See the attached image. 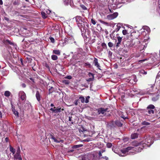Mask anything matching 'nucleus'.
I'll use <instances>...</instances> for the list:
<instances>
[{
  "label": "nucleus",
  "instance_id": "0e129e2a",
  "mask_svg": "<svg viewBox=\"0 0 160 160\" xmlns=\"http://www.w3.org/2000/svg\"><path fill=\"white\" fill-rule=\"evenodd\" d=\"M74 151V150L73 149H72V150H68V153L72 152Z\"/></svg>",
  "mask_w": 160,
  "mask_h": 160
},
{
  "label": "nucleus",
  "instance_id": "7ed1b4c3",
  "mask_svg": "<svg viewBox=\"0 0 160 160\" xmlns=\"http://www.w3.org/2000/svg\"><path fill=\"white\" fill-rule=\"evenodd\" d=\"M140 32L141 33L142 35L144 37V41H145V40L146 39V38L148 37V34L150 32V30L149 27L147 26H144L140 30Z\"/></svg>",
  "mask_w": 160,
  "mask_h": 160
},
{
  "label": "nucleus",
  "instance_id": "cd10ccee",
  "mask_svg": "<svg viewBox=\"0 0 160 160\" xmlns=\"http://www.w3.org/2000/svg\"><path fill=\"white\" fill-rule=\"evenodd\" d=\"M12 111L13 112L14 114H15L16 116H17L18 117V112L15 109H12Z\"/></svg>",
  "mask_w": 160,
  "mask_h": 160
},
{
  "label": "nucleus",
  "instance_id": "5701e85b",
  "mask_svg": "<svg viewBox=\"0 0 160 160\" xmlns=\"http://www.w3.org/2000/svg\"><path fill=\"white\" fill-rule=\"evenodd\" d=\"M11 93L8 91H5L4 92V95L6 97H9L10 96Z\"/></svg>",
  "mask_w": 160,
  "mask_h": 160
},
{
  "label": "nucleus",
  "instance_id": "49530a36",
  "mask_svg": "<svg viewBox=\"0 0 160 160\" xmlns=\"http://www.w3.org/2000/svg\"><path fill=\"white\" fill-rule=\"evenodd\" d=\"M140 74H143L145 75L147 74V72L145 71H140Z\"/></svg>",
  "mask_w": 160,
  "mask_h": 160
},
{
  "label": "nucleus",
  "instance_id": "9d476101",
  "mask_svg": "<svg viewBox=\"0 0 160 160\" xmlns=\"http://www.w3.org/2000/svg\"><path fill=\"white\" fill-rule=\"evenodd\" d=\"M18 97L22 101H24L26 99V95L23 91H21L19 92L18 93Z\"/></svg>",
  "mask_w": 160,
  "mask_h": 160
},
{
  "label": "nucleus",
  "instance_id": "603ef678",
  "mask_svg": "<svg viewBox=\"0 0 160 160\" xmlns=\"http://www.w3.org/2000/svg\"><path fill=\"white\" fill-rule=\"evenodd\" d=\"M91 22L93 25H95L96 23L95 20L93 18H92L91 20Z\"/></svg>",
  "mask_w": 160,
  "mask_h": 160
},
{
  "label": "nucleus",
  "instance_id": "864d4df0",
  "mask_svg": "<svg viewBox=\"0 0 160 160\" xmlns=\"http://www.w3.org/2000/svg\"><path fill=\"white\" fill-rule=\"evenodd\" d=\"M50 41L51 42L53 43H54L55 42V40L54 39V38H52V37H50Z\"/></svg>",
  "mask_w": 160,
  "mask_h": 160
},
{
  "label": "nucleus",
  "instance_id": "680f3d73",
  "mask_svg": "<svg viewBox=\"0 0 160 160\" xmlns=\"http://www.w3.org/2000/svg\"><path fill=\"white\" fill-rule=\"evenodd\" d=\"M27 59L28 61V62H31V61H32V59L30 58H27Z\"/></svg>",
  "mask_w": 160,
  "mask_h": 160
},
{
  "label": "nucleus",
  "instance_id": "c85d7f7f",
  "mask_svg": "<svg viewBox=\"0 0 160 160\" xmlns=\"http://www.w3.org/2000/svg\"><path fill=\"white\" fill-rule=\"evenodd\" d=\"M62 82L63 83L65 84H66V85L69 84L70 83V82L69 80H66V79L63 80L62 81Z\"/></svg>",
  "mask_w": 160,
  "mask_h": 160
},
{
  "label": "nucleus",
  "instance_id": "b1692460",
  "mask_svg": "<svg viewBox=\"0 0 160 160\" xmlns=\"http://www.w3.org/2000/svg\"><path fill=\"white\" fill-rule=\"evenodd\" d=\"M53 52L54 54L58 55H60L61 53L60 51L59 50H53Z\"/></svg>",
  "mask_w": 160,
  "mask_h": 160
},
{
  "label": "nucleus",
  "instance_id": "774afa93",
  "mask_svg": "<svg viewBox=\"0 0 160 160\" xmlns=\"http://www.w3.org/2000/svg\"><path fill=\"white\" fill-rule=\"evenodd\" d=\"M4 19L5 20L7 21H9V18L7 17H4Z\"/></svg>",
  "mask_w": 160,
  "mask_h": 160
},
{
  "label": "nucleus",
  "instance_id": "0eeeda50",
  "mask_svg": "<svg viewBox=\"0 0 160 160\" xmlns=\"http://www.w3.org/2000/svg\"><path fill=\"white\" fill-rule=\"evenodd\" d=\"M108 110V108H100L96 109L98 114H102L104 116H110V114L107 115V113L109 112V111Z\"/></svg>",
  "mask_w": 160,
  "mask_h": 160
},
{
  "label": "nucleus",
  "instance_id": "a18cd8bd",
  "mask_svg": "<svg viewBox=\"0 0 160 160\" xmlns=\"http://www.w3.org/2000/svg\"><path fill=\"white\" fill-rule=\"evenodd\" d=\"M108 45L110 48H112L113 46V44L111 42H109L108 43Z\"/></svg>",
  "mask_w": 160,
  "mask_h": 160
},
{
  "label": "nucleus",
  "instance_id": "e433bc0d",
  "mask_svg": "<svg viewBox=\"0 0 160 160\" xmlns=\"http://www.w3.org/2000/svg\"><path fill=\"white\" fill-rule=\"evenodd\" d=\"M150 124V123L149 122H147L146 121H144L142 122V125H148Z\"/></svg>",
  "mask_w": 160,
  "mask_h": 160
},
{
  "label": "nucleus",
  "instance_id": "a19ab883",
  "mask_svg": "<svg viewBox=\"0 0 160 160\" xmlns=\"http://www.w3.org/2000/svg\"><path fill=\"white\" fill-rule=\"evenodd\" d=\"M64 4L66 5H68L69 3V0H63Z\"/></svg>",
  "mask_w": 160,
  "mask_h": 160
},
{
  "label": "nucleus",
  "instance_id": "aec40b11",
  "mask_svg": "<svg viewBox=\"0 0 160 160\" xmlns=\"http://www.w3.org/2000/svg\"><path fill=\"white\" fill-rule=\"evenodd\" d=\"M115 125L118 127H121L122 126V124L119 121L117 120L115 122Z\"/></svg>",
  "mask_w": 160,
  "mask_h": 160
},
{
  "label": "nucleus",
  "instance_id": "412c9836",
  "mask_svg": "<svg viewBox=\"0 0 160 160\" xmlns=\"http://www.w3.org/2000/svg\"><path fill=\"white\" fill-rule=\"evenodd\" d=\"M115 32V31H113L112 33H111L110 35V38L112 39L115 40V35L114 34V33Z\"/></svg>",
  "mask_w": 160,
  "mask_h": 160
},
{
  "label": "nucleus",
  "instance_id": "37998d69",
  "mask_svg": "<svg viewBox=\"0 0 160 160\" xmlns=\"http://www.w3.org/2000/svg\"><path fill=\"white\" fill-rule=\"evenodd\" d=\"M65 78L68 79H71L72 78V77L71 75L67 76L64 77Z\"/></svg>",
  "mask_w": 160,
  "mask_h": 160
},
{
  "label": "nucleus",
  "instance_id": "39448f33",
  "mask_svg": "<svg viewBox=\"0 0 160 160\" xmlns=\"http://www.w3.org/2000/svg\"><path fill=\"white\" fill-rule=\"evenodd\" d=\"M148 60L149 61L148 62V64L150 63L154 64V63L156 62L154 64V65H157L159 63V62L157 61V60H156V59L153 56L149 58L142 60H140L139 62H142Z\"/></svg>",
  "mask_w": 160,
  "mask_h": 160
},
{
  "label": "nucleus",
  "instance_id": "bf43d9fd",
  "mask_svg": "<svg viewBox=\"0 0 160 160\" xmlns=\"http://www.w3.org/2000/svg\"><path fill=\"white\" fill-rule=\"evenodd\" d=\"M45 11L48 14H50V13L51 12V11L48 9L47 10Z\"/></svg>",
  "mask_w": 160,
  "mask_h": 160
},
{
  "label": "nucleus",
  "instance_id": "dca6fc26",
  "mask_svg": "<svg viewBox=\"0 0 160 160\" xmlns=\"http://www.w3.org/2000/svg\"><path fill=\"white\" fill-rule=\"evenodd\" d=\"M3 42L5 44H10V45H12L14 47H15L17 46L16 45L14 44L12 42H11L10 41L8 40H3Z\"/></svg>",
  "mask_w": 160,
  "mask_h": 160
},
{
  "label": "nucleus",
  "instance_id": "f03ea898",
  "mask_svg": "<svg viewBox=\"0 0 160 160\" xmlns=\"http://www.w3.org/2000/svg\"><path fill=\"white\" fill-rule=\"evenodd\" d=\"M141 142L142 145L138 148V149H137V150H135V151L137 152H141V150L144 148L150 147L152 144V143L151 142V140L150 138L145 139L143 142Z\"/></svg>",
  "mask_w": 160,
  "mask_h": 160
},
{
  "label": "nucleus",
  "instance_id": "4d7b16f0",
  "mask_svg": "<svg viewBox=\"0 0 160 160\" xmlns=\"http://www.w3.org/2000/svg\"><path fill=\"white\" fill-rule=\"evenodd\" d=\"M86 66L88 67L89 68H90L91 67V65L88 62H87L85 63Z\"/></svg>",
  "mask_w": 160,
  "mask_h": 160
},
{
  "label": "nucleus",
  "instance_id": "6e6552de",
  "mask_svg": "<svg viewBox=\"0 0 160 160\" xmlns=\"http://www.w3.org/2000/svg\"><path fill=\"white\" fill-rule=\"evenodd\" d=\"M132 150H135H135H137V148H135L133 147L132 146L128 147L125 149H123L121 150V152L123 154L122 155L121 154L120 155L122 156H125V155L126 153L128 152V151Z\"/></svg>",
  "mask_w": 160,
  "mask_h": 160
},
{
  "label": "nucleus",
  "instance_id": "20e7f679",
  "mask_svg": "<svg viewBox=\"0 0 160 160\" xmlns=\"http://www.w3.org/2000/svg\"><path fill=\"white\" fill-rule=\"evenodd\" d=\"M74 42L76 44V43L74 38L72 36H69L65 38L64 40V42L62 43V45L64 46L67 43H72Z\"/></svg>",
  "mask_w": 160,
  "mask_h": 160
},
{
  "label": "nucleus",
  "instance_id": "c03bdc74",
  "mask_svg": "<svg viewBox=\"0 0 160 160\" xmlns=\"http://www.w3.org/2000/svg\"><path fill=\"white\" fill-rule=\"evenodd\" d=\"M99 22L102 23L106 25H108V23L106 22H105L104 21H103L102 20H100Z\"/></svg>",
  "mask_w": 160,
  "mask_h": 160
},
{
  "label": "nucleus",
  "instance_id": "09e8293b",
  "mask_svg": "<svg viewBox=\"0 0 160 160\" xmlns=\"http://www.w3.org/2000/svg\"><path fill=\"white\" fill-rule=\"evenodd\" d=\"M50 138H51V139H53V140H54V142H55V141H56V138H55L54 137V136H53V135H52L51 134V135H50Z\"/></svg>",
  "mask_w": 160,
  "mask_h": 160
},
{
  "label": "nucleus",
  "instance_id": "c9c22d12",
  "mask_svg": "<svg viewBox=\"0 0 160 160\" xmlns=\"http://www.w3.org/2000/svg\"><path fill=\"white\" fill-rule=\"evenodd\" d=\"M20 153L21 150L20 149V148L19 146H18L17 148L16 153L15 154H20Z\"/></svg>",
  "mask_w": 160,
  "mask_h": 160
},
{
  "label": "nucleus",
  "instance_id": "f3484780",
  "mask_svg": "<svg viewBox=\"0 0 160 160\" xmlns=\"http://www.w3.org/2000/svg\"><path fill=\"white\" fill-rule=\"evenodd\" d=\"M14 158L15 160H22L21 154H15L14 155Z\"/></svg>",
  "mask_w": 160,
  "mask_h": 160
},
{
  "label": "nucleus",
  "instance_id": "393cba45",
  "mask_svg": "<svg viewBox=\"0 0 160 160\" xmlns=\"http://www.w3.org/2000/svg\"><path fill=\"white\" fill-rule=\"evenodd\" d=\"M87 129L85 128L82 126H81L79 129V131L80 132H83L84 131H86Z\"/></svg>",
  "mask_w": 160,
  "mask_h": 160
},
{
  "label": "nucleus",
  "instance_id": "ea45409f",
  "mask_svg": "<svg viewBox=\"0 0 160 160\" xmlns=\"http://www.w3.org/2000/svg\"><path fill=\"white\" fill-rule=\"evenodd\" d=\"M106 146L108 148H110L112 146V144L111 143L108 142L107 143Z\"/></svg>",
  "mask_w": 160,
  "mask_h": 160
},
{
  "label": "nucleus",
  "instance_id": "f704fd0d",
  "mask_svg": "<svg viewBox=\"0 0 160 160\" xmlns=\"http://www.w3.org/2000/svg\"><path fill=\"white\" fill-rule=\"evenodd\" d=\"M82 103H84L85 102V98L83 97H80L79 98Z\"/></svg>",
  "mask_w": 160,
  "mask_h": 160
},
{
  "label": "nucleus",
  "instance_id": "4be33fe9",
  "mask_svg": "<svg viewBox=\"0 0 160 160\" xmlns=\"http://www.w3.org/2000/svg\"><path fill=\"white\" fill-rule=\"evenodd\" d=\"M116 28L115 29V32H118L121 27V25L120 23H118L116 25Z\"/></svg>",
  "mask_w": 160,
  "mask_h": 160
},
{
  "label": "nucleus",
  "instance_id": "7c9ffc66",
  "mask_svg": "<svg viewBox=\"0 0 160 160\" xmlns=\"http://www.w3.org/2000/svg\"><path fill=\"white\" fill-rule=\"evenodd\" d=\"M159 98L158 96V95L155 97H153L152 98V100L153 101H156L158 100Z\"/></svg>",
  "mask_w": 160,
  "mask_h": 160
},
{
  "label": "nucleus",
  "instance_id": "4468645a",
  "mask_svg": "<svg viewBox=\"0 0 160 160\" xmlns=\"http://www.w3.org/2000/svg\"><path fill=\"white\" fill-rule=\"evenodd\" d=\"M131 145L132 146L136 147H134V148H136L137 149H138V148L142 145V142L138 143L137 141L133 142L131 143Z\"/></svg>",
  "mask_w": 160,
  "mask_h": 160
},
{
  "label": "nucleus",
  "instance_id": "423d86ee",
  "mask_svg": "<svg viewBox=\"0 0 160 160\" xmlns=\"http://www.w3.org/2000/svg\"><path fill=\"white\" fill-rule=\"evenodd\" d=\"M50 106L53 107V108H52L50 109V110L52 111V112L53 113H58L61 112V111L64 110V108H62L59 106L57 107H56L53 103H51V104Z\"/></svg>",
  "mask_w": 160,
  "mask_h": 160
},
{
  "label": "nucleus",
  "instance_id": "3c124183",
  "mask_svg": "<svg viewBox=\"0 0 160 160\" xmlns=\"http://www.w3.org/2000/svg\"><path fill=\"white\" fill-rule=\"evenodd\" d=\"M94 78H90L88 79L87 80V81L88 82H90L93 81Z\"/></svg>",
  "mask_w": 160,
  "mask_h": 160
},
{
  "label": "nucleus",
  "instance_id": "e2e57ef3",
  "mask_svg": "<svg viewBox=\"0 0 160 160\" xmlns=\"http://www.w3.org/2000/svg\"><path fill=\"white\" fill-rule=\"evenodd\" d=\"M29 78L30 80L32 81L34 83V78L32 77H30Z\"/></svg>",
  "mask_w": 160,
  "mask_h": 160
},
{
  "label": "nucleus",
  "instance_id": "f257e3e1",
  "mask_svg": "<svg viewBox=\"0 0 160 160\" xmlns=\"http://www.w3.org/2000/svg\"><path fill=\"white\" fill-rule=\"evenodd\" d=\"M75 18L78 26L81 30L82 35L84 38H87V36L86 33L89 25L85 21V19L81 16H77Z\"/></svg>",
  "mask_w": 160,
  "mask_h": 160
},
{
  "label": "nucleus",
  "instance_id": "5fc2aeb1",
  "mask_svg": "<svg viewBox=\"0 0 160 160\" xmlns=\"http://www.w3.org/2000/svg\"><path fill=\"white\" fill-rule=\"evenodd\" d=\"M122 33L123 35H125L127 33V31L126 30L124 29L122 31Z\"/></svg>",
  "mask_w": 160,
  "mask_h": 160
},
{
  "label": "nucleus",
  "instance_id": "8fccbe9b",
  "mask_svg": "<svg viewBox=\"0 0 160 160\" xmlns=\"http://www.w3.org/2000/svg\"><path fill=\"white\" fill-rule=\"evenodd\" d=\"M80 6L81 8L84 10H86L87 9V8L83 5H81Z\"/></svg>",
  "mask_w": 160,
  "mask_h": 160
},
{
  "label": "nucleus",
  "instance_id": "c756f323",
  "mask_svg": "<svg viewBox=\"0 0 160 160\" xmlns=\"http://www.w3.org/2000/svg\"><path fill=\"white\" fill-rule=\"evenodd\" d=\"M41 15L42 17L43 18H47V16L45 12H41Z\"/></svg>",
  "mask_w": 160,
  "mask_h": 160
},
{
  "label": "nucleus",
  "instance_id": "a878e982",
  "mask_svg": "<svg viewBox=\"0 0 160 160\" xmlns=\"http://www.w3.org/2000/svg\"><path fill=\"white\" fill-rule=\"evenodd\" d=\"M10 150L12 152L13 154H14L16 152L15 149L11 146H10Z\"/></svg>",
  "mask_w": 160,
  "mask_h": 160
},
{
  "label": "nucleus",
  "instance_id": "4c0bfd02",
  "mask_svg": "<svg viewBox=\"0 0 160 160\" xmlns=\"http://www.w3.org/2000/svg\"><path fill=\"white\" fill-rule=\"evenodd\" d=\"M147 112L149 114H150L151 113L153 114L154 113V110H152L151 109H148V110Z\"/></svg>",
  "mask_w": 160,
  "mask_h": 160
},
{
  "label": "nucleus",
  "instance_id": "ddd939ff",
  "mask_svg": "<svg viewBox=\"0 0 160 160\" xmlns=\"http://www.w3.org/2000/svg\"><path fill=\"white\" fill-rule=\"evenodd\" d=\"M118 13L116 12L112 14L108 15L107 16V18L108 20H112L116 18L118 16Z\"/></svg>",
  "mask_w": 160,
  "mask_h": 160
},
{
  "label": "nucleus",
  "instance_id": "13d9d810",
  "mask_svg": "<svg viewBox=\"0 0 160 160\" xmlns=\"http://www.w3.org/2000/svg\"><path fill=\"white\" fill-rule=\"evenodd\" d=\"M102 46L103 47V48H104L106 47L107 46L106 44L104 43H102Z\"/></svg>",
  "mask_w": 160,
  "mask_h": 160
},
{
  "label": "nucleus",
  "instance_id": "2eb2a0df",
  "mask_svg": "<svg viewBox=\"0 0 160 160\" xmlns=\"http://www.w3.org/2000/svg\"><path fill=\"white\" fill-rule=\"evenodd\" d=\"M93 63H94V65L95 66H96L97 68H98L99 70H101L100 68V66L98 62V60L97 58H94V60L93 62Z\"/></svg>",
  "mask_w": 160,
  "mask_h": 160
},
{
  "label": "nucleus",
  "instance_id": "052dcab7",
  "mask_svg": "<svg viewBox=\"0 0 160 160\" xmlns=\"http://www.w3.org/2000/svg\"><path fill=\"white\" fill-rule=\"evenodd\" d=\"M22 87L23 88H25L26 87V84L24 83H23L22 84Z\"/></svg>",
  "mask_w": 160,
  "mask_h": 160
},
{
  "label": "nucleus",
  "instance_id": "1a4fd4ad",
  "mask_svg": "<svg viewBox=\"0 0 160 160\" xmlns=\"http://www.w3.org/2000/svg\"><path fill=\"white\" fill-rule=\"evenodd\" d=\"M123 44L125 47L129 48L133 47V44H132V40L129 41V40L128 39L126 41L123 42Z\"/></svg>",
  "mask_w": 160,
  "mask_h": 160
},
{
  "label": "nucleus",
  "instance_id": "de8ad7c7",
  "mask_svg": "<svg viewBox=\"0 0 160 160\" xmlns=\"http://www.w3.org/2000/svg\"><path fill=\"white\" fill-rule=\"evenodd\" d=\"M50 138H51V139H53V140H54V142H55V141H56V138H55L54 137V136H53V135H52L51 134V135H50Z\"/></svg>",
  "mask_w": 160,
  "mask_h": 160
},
{
  "label": "nucleus",
  "instance_id": "a211bd4d",
  "mask_svg": "<svg viewBox=\"0 0 160 160\" xmlns=\"http://www.w3.org/2000/svg\"><path fill=\"white\" fill-rule=\"evenodd\" d=\"M36 96L38 101L40 102L41 100V97L40 93L38 91H37L36 92Z\"/></svg>",
  "mask_w": 160,
  "mask_h": 160
},
{
  "label": "nucleus",
  "instance_id": "6ab92c4d",
  "mask_svg": "<svg viewBox=\"0 0 160 160\" xmlns=\"http://www.w3.org/2000/svg\"><path fill=\"white\" fill-rule=\"evenodd\" d=\"M138 134L137 133H133L131 135V138L132 139H135L138 138Z\"/></svg>",
  "mask_w": 160,
  "mask_h": 160
},
{
  "label": "nucleus",
  "instance_id": "72a5a7b5",
  "mask_svg": "<svg viewBox=\"0 0 160 160\" xmlns=\"http://www.w3.org/2000/svg\"><path fill=\"white\" fill-rule=\"evenodd\" d=\"M55 142L58 143L60 142L63 143L64 142V140H63L60 139V138H59V139H56Z\"/></svg>",
  "mask_w": 160,
  "mask_h": 160
},
{
  "label": "nucleus",
  "instance_id": "79ce46f5",
  "mask_svg": "<svg viewBox=\"0 0 160 160\" xmlns=\"http://www.w3.org/2000/svg\"><path fill=\"white\" fill-rule=\"evenodd\" d=\"M104 151L103 150H102L101 151H99V153H98V155H99V158H101V157H102V153L103 152H104Z\"/></svg>",
  "mask_w": 160,
  "mask_h": 160
},
{
  "label": "nucleus",
  "instance_id": "473e14b6",
  "mask_svg": "<svg viewBox=\"0 0 160 160\" xmlns=\"http://www.w3.org/2000/svg\"><path fill=\"white\" fill-rule=\"evenodd\" d=\"M51 58L53 60H56L58 59V57L56 55H52Z\"/></svg>",
  "mask_w": 160,
  "mask_h": 160
},
{
  "label": "nucleus",
  "instance_id": "58836bf2",
  "mask_svg": "<svg viewBox=\"0 0 160 160\" xmlns=\"http://www.w3.org/2000/svg\"><path fill=\"white\" fill-rule=\"evenodd\" d=\"M90 97L89 96H88L86 97V99L85 100V102L86 103H88L89 102V99L90 98Z\"/></svg>",
  "mask_w": 160,
  "mask_h": 160
},
{
  "label": "nucleus",
  "instance_id": "9b49d317",
  "mask_svg": "<svg viewBox=\"0 0 160 160\" xmlns=\"http://www.w3.org/2000/svg\"><path fill=\"white\" fill-rule=\"evenodd\" d=\"M132 42L133 44V47H135L137 46H139L140 41L138 38H136L132 40Z\"/></svg>",
  "mask_w": 160,
  "mask_h": 160
},
{
  "label": "nucleus",
  "instance_id": "338daca9",
  "mask_svg": "<svg viewBox=\"0 0 160 160\" xmlns=\"http://www.w3.org/2000/svg\"><path fill=\"white\" fill-rule=\"evenodd\" d=\"M72 116L69 117V120H68L69 121H72Z\"/></svg>",
  "mask_w": 160,
  "mask_h": 160
},
{
  "label": "nucleus",
  "instance_id": "bb28decb",
  "mask_svg": "<svg viewBox=\"0 0 160 160\" xmlns=\"http://www.w3.org/2000/svg\"><path fill=\"white\" fill-rule=\"evenodd\" d=\"M82 146V144L75 145H74L73 146V147H72V148L73 149H74V148L76 149V148H79L81 147Z\"/></svg>",
  "mask_w": 160,
  "mask_h": 160
},
{
  "label": "nucleus",
  "instance_id": "69168bd1",
  "mask_svg": "<svg viewBox=\"0 0 160 160\" xmlns=\"http://www.w3.org/2000/svg\"><path fill=\"white\" fill-rule=\"evenodd\" d=\"M8 140H9V139L7 137L5 138V141L6 142H8Z\"/></svg>",
  "mask_w": 160,
  "mask_h": 160
},
{
  "label": "nucleus",
  "instance_id": "f8f14e48",
  "mask_svg": "<svg viewBox=\"0 0 160 160\" xmlns=\"http://www.w3.org/2000/svg\"><path fill=\"white\" fill-rule=\"evenodd\" d=\"M117 39L115 40L116 47L117 48L119 47L121 44L122 38L119 36H117Z\"/></svg>",
  "mask_w": 160,
  "mask_h": 160
},
{
  "label": "nucleus",
  "instance_id": "6e6d98bb",
  "mask_svg": "<svg viewBox=\"0 0 160 160\" xmlns=\"http://www.w3.org/2000/svg\"><path fill=\"white\" fill-rule=\"evenodd\" d=\"M88 75L90 78H94V75L90 72L88 73Z\"/></svg>",
  "mask_w": 160,
  "mask_h": 160
},
{
  "label": "nucleus",
  "instance_id": "2f4dec72",
  "mask_svg": "<svg viewBox=\"0 0 160 160\" xmlns=\"http://www.w3.org/2000/svg\"><path fill=\"white\" fill-rule=\"evenodd\" d=\"M155 106L152 104H150L149 105L148 107H147V109H154L155 108Z\"/></svg>",
  "mask_w": 160,
  "mask_h": 160
}]
</instances>
